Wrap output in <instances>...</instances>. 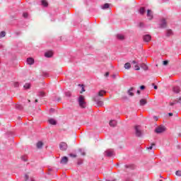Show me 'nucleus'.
Wrapping results in <instances>:
<instances>
[{
    "label": "nucleus",
    "mask_w": 181,
    "mask_h": 181,
    "mask_svg": "<svg viewBox=\"0 0 181 181\" xmlns=\"http://www.w3.org/2000/svg\"><path fill=\"white\" fill-rule=\"evenodd\" d=\"M86 98L82 95H79L78 103L81 108H86Z\"/></svg>",
    "instance_id": "nucleus-1"
},
{
    "label": "nucleus",
    "mask_w": 181,
    "mask_h": 181,
    "mask_svg": "<svg viewBox=\"0 0 181 181\" xmlns=\"http://www.w3.org/2000/svg\"><path fill=\"white\" fill-rule=\"evenodd\" d=\"M105 156H107L108 158H111V156H114L115 153H114V150L107 149L104 153Z\"/></svg>",
    "instance_id": "nucleus-2"
},
{
    "label": "nucleus",
    "mask_w": 181,
    "mask_h": 181,
    "mask_svg": "<svg viewBox=\"0 0 181 181\" xmlns=\"http://www.w3.org/2000/svg\"><path fill=\"white\" fill-rule=\"evenodd\" d=\"M134 129L136 136H142V131L141 130V126H135Z\"/></svg>",
    "instance_id": "nucleus-3"
},
{
    "label": "nucleus",
    "mask_w": 181,
    "mask_h": 181,
    "mask_svg": "<svg viewBox=\"0 0 181 181\" xmlns=\"http://www.w3.org/2000/svg\"><path fill=\"white\" fill-rule=\"evenodd\" d=\"M165 131H166V128L164 126H159L155 129L156 134H162V132H165Z\"/></svg>",
    "instance_id": "nucleus-4"
},
{
    "label": "nucleus",
    "mask_w": 181,
    "mask_h": 181,
    "mask_svg": "<svg viewBox=\"0 0 181 181\" xmlns=\"http://www.w3.org/2000/svg\"><path fill=\"white\" fill-rule=\"evenodd\" d=\"M160 28H161L162 29H165V28H166L168 26V23L166 22V19L165 18H162L160 21V24H159Z\"/></svg>",
    "instance_id": "nucleus-5"
},
{
    "label": "nucleus",
    "mask_w": 181,
    "mask_h": 181,
    "mask_svg": "<svg viewBox=\"0 0 181 181\" xmlns=\"http://www.w3.org/2000/svg\"><path fill=\"white\" fill-rule=\"evenodd\" d=\"M59 149L61 151H67V144L66 142H61L59 144Z\"/></svg>",
    "instance_id": "nucleus-6"
},
{
    "label": "nucleus",
    "mask_w": 181,
    "mask_h": 181,
    "mask_svg": "<svg viewBox=\"0 0 181 181\" xmlns=\"http://www.w3.org/2000/svg\"><path fill=\"white\" fill-rule=\"evenodd\" d=\"M147 16L148 17L149 21H152L153 19V13L151 10L147 11Z\"/></svg>",
    "instance_id": "nucleus-7"
},
{
    "label": "nucleus",
    "mask_w": 181,
    "mask_h": 181,
    "mask_svg": "<svg viewBox=\"0 0 181 181\" xmlns=\"http://www.w3.org/2000/svg\"><path fill=\"white\" fill-rule=\"evenodd\" d=\"M151 39L152 37L150 35H146L143 36V40H144V42H151Z\"/></svg>",
    "instance_id": "nucleus-8"
},
{
    "label": "nucleus",
    "mask_w": 181,
    "mask_h": 181,
    "mask_svg": "<svg viewBox=\"0 0 181 181\" xmlns=\"http://www.w3.org/2000/svg\"><path fill=\"white\" fill-rule=\"evenodd\" d=\"M67 162H69V158H67L66 156H64L60 161V163H62V165H66Z\"/></svg>",
    "instance_id": "nucleus-9"
},
{
    "label": "nucleus",
    "mask_w": 181,
    "mask_h": 181,
    "mask_svg": "<svg viewBox=\"0 0 181 181\" xmlns=\"http://www.w3.org/2000/svg\"><path fill=\"white\" fill-rule=\"evenodd\" d=\"M48 122L51 125H57V121H56V119H52V118L48 119Z\"/></svg>",
    "instance_id": "nucleus-10"
},
{
    "label": "nucleus",
    "mask_w": 181,
    "mask_h": 181,
    "mask_svg": "<svg viewBox=\"0 0 181 181\" xmlns=\"http://www.w3.org/2000/svg\"><path fill=\"white\" fill-rule=\"evenodd\" d=\"M27 63L28 64H30V66H32V64L35 63V59H33V58H28Z\"/></svg>",
    "instance_id": "nucleus-11"
},
{
    "label": "nucleus",
    "mask_w": 181,
    "mask_h": 181,
    "mask_svg": "<svg viewBox=\"0 0 181 181\" xmlns=\"http://www.w3.org/2000/svg\"><path fill=\"white\" fill-rule=\"evenodd\" d=\"M139 66L141 69H143V70H145V71L148 70V66L146 65V64L141 63L139 64Z\"/></svg>",
    "instance_id": "nucleus-12"
},
{
    "label": "nucleus",
    "mask_w": 181,
    "mask_h": 181,
    "mask_svg": "<svg viewBox=\"0 0 181 181\" xmlns=\"http://www.w3.org/2000/svg\"><path fill=\"white\" fill-rule=\"evenodd\" d=\"M173 91L176 93H180V88L179 86H174L173 88Z\"/></svg>",
    "instance_id": "nucleus-13"
},
{
    "label": "nucleus",
    "mask_w": 181,
    "mask_h": 181,
    "mask_svg": "<svg viewBox=\"0 0 181 181\" xmlns=\"http://www.w3.org/2000/svg\"><path fill=\"white\" fill-rule=\"evenodd\" d=\"M132 91H134V87H132L129 89V90L127 91V94H129V95H131V97H134V93H132Z\"/></svg>",
    "instance_id": "nucleus-14"
},
{
    "label": "nucleus",
    "mask_w": 181,
    "mask_h": 181,
    "mask_svg": "<svg viewBox=\"0 0 181 181\" xmlns=\"http://www.w3.org/2000/svg\"><path fill=\"white\" fill-rule=\"evenodd\" d=\"M109 125L110 127H117V121L116 120H110L109 122Z\"/></svg>",
    "instance_id": "nucleus-15"
},
{
    "label": "nucleus",
    "mask_w": 181,
    "mask_h": 181,
    "mask_svg": "<svg viewBox=\"0 0 181 181\" xmlns=\"http://www.w3.org/2000/svg\"><path fill=\"white\" fill-rule=\"evenodd\" d=\"M45 57H52L53 56V52L52 51H49L45 52Z\"/></svg>",
    "instance_id": "nucleus-16"
},
{
    "label": "nucleus",
    "mask_w": 181,
    "mask_h": 181,
    "mask_svg": "<svg viewBox=\"0 0 181 181\" xmlns=\"http://www.w3.org/2000/svg\"><path fill=\"white\" fill-rule=\"evenodd\" d=\"M41 4H42V6H45V8L49 6V3H47V1H46V0H42Z\"/></svg>",
    "instance_id": "nucleus-17"
},
{
    "label": "nucleus",
    "mask_w": 181,
    "mask_h": 181,
    "mask_svg": "<svg viewBox=\"0 0 181 181\" xmlns=\"http://www.w3.org/2000/svg\"><path fill=\"white\" fill-rule=\"evenodd\" d=\"M147 102H146V99H141L140 100L139 104L141 106H144L145 105H146Z\"/></svg>",
    "instance_id": "nucleus-18"
},
{
    "label": "nucleus",
    "mask_w": 181,
    "mask_h": 181,
    "mask_svg": "<svg viewBox=\"0 0 181 181\" xmlns=\"http://www.w3.org/2000/svg\"><path fill=\"white\" fill-rule=\"evenodd\" d=\"M43 146V142L42 141H38L37 143V149H42V147Z\"/></svg>",
    "instance_id": "nucleus-19"
},
{
    "label": "nucleus",
    "mask_w": 181,
    "mask_h": 181,
    "mask_svg": "<svg viewBox=\"0 0 181 181\" xmlns=\"http://www.w3.org/2000/svg\"><path fill=\"white\" fill-rule=\"evenodd\" d=\"M173 35V31L172 30H168L166 32V36L169 37L170 36H172Z\"/></svg>",
    "instance_id": "nucleus-20"
},
{
    "label": "nucleus",
    "mask_w": 181,
    "mask_h": 181,
    "mask_svg": "<svg viewBox=\"0 0 181 181\" xmlns=\"http://www.w3.org/2000/svg\"><path fill=\"white\" fill-rule=\"evenodd\" d=\"M117 37L119 40H124V39H125V37L123 35H121V34H118L117 35Z\"/></svg>",
    "instance_id": "nucleus-21"
},
{
    "label": "nucleus",
    "mask_w": 181,
    "mask_h": 181,
    "mask_svg": "<svg viewBox=\"0 0 181 181\" xmlns=\"http://www.w3.org/2000/svg\"><path fill=\"white\" fill-rule=\"evenodd\" d=\"M107 92L105 91V90H100V91H99L98 92V95L100 96V97H104V95H105V93H106Z\"/></svg>",
    "instance_id": "nucleus-22"
},
{
    "label": "nucleus",
    "mask_w": 181,
    "mask_h": 181,
    "mask_svg": "<svg viewBox=\"0 0 181 181\" xmlns=\"http://www.w3.org/2000/svg\"><path fill=\"white\" fill-rule=\"evenodd\" d=\"M145 12H146L145 7H141L139 9L140 15H144V13H145Z\"/></svg>",
    "instance_id": "nucleus-23"
},
{
    "label": "nucleus",
    "mask_w": 181,
    "mask_h": 181,
    "mask_svg": "<svg viewBox=\"0 0 181 181\" xmlns=\"http://www.w3.org/2000/svg\"><path fill=\"white\" fill-rule=\"evenodd\" d=\"M124 69L129 70V69H131V64L129 62L126 63L124 64Z\"/></svg>",
    "instance_id": "nucleus-24"
},
{
    "label": "nucleus",
    "mask_w": 181,
    "mask_h": 181,
    "mask_svg": "<svg viewBox=\"0 0 181 181\" xmlns=\"http://www.w3.org/2000/svg\"><path fill=\"white\" fill-rule=\"evenodd\" d=\"M96 104L98 107H103V105H104V102L98 100V102H96Z\"/></svg>",
    "instance_id": "nucleus-25"
},
{
    "label": "nucleus",
    "mask_w": 181,
    "mask_h": 181,
    "mask_svg": "<svg viewBox=\"0 0 181 181\" xmlns=\"http://www.w3.org/2000/svg\"><path fill=\"white\" fill-rule=\"evenodd\" d=\"M100 95H96L94 98H93V101H95V103H97L98 101H100Z\"/></svg>",
    "instance_id": "nucleus-26"
},
{
    "label": "nucleus",
    "mask_w": 181,
    "mask_h": 181,
    "mask_svg": "<svg viewBox=\"0 0 181 181\" xmlns=\"http://www.w3.org/2000/svg\"><path fill=\"white\" fill-rule=\"evenodd\" d=\"M110 8V4H105L103 6H102V9H108Z\"/></svg>",
    "instance_id": "nucleus-27"
},
{
    "label": "nucleus",
    "mask_w": 181,
    "mask_h": 181,
    "mask_svg": "<svg viewBox=\"0 0 181 181\" xmlns=\"http://www.w3.org/2000/svg\"><path fill=\"white\" fill-rule=\"evenodd\" d=\"M16 110H23V106L22 105L17 104L16 105Z\"/></svg>",
    "instance_id": "nucleus-28"
},
{
    "label": "nucleus",
    "mask_w": 181,
    "mask_h": 181,
    "mask_svg": "<svg viewBox=\"0 0 181 181\" xmlns=\"http://www.w3.org/2000/svg\"><path fill=\"white\" fill-rule=\"evenodd\" d=\"M124 166H125L126 169H128V168L132 169V170L134 169V165H125Z\"/></svg>",
    "instance_id": "nucleus-29"
},
{
    "label": "nucleus",
    "mask_w": 181,
    "mask_h": 181,
    "mask_svg": "<svg viewBox=\"0 0 181 181\" xmlns=\"http://www.w3.org/2000/svg\"><path fill=\"white\" fill-rule=\"evenodd\" d=\"M6 35V33L5 31H1L0 33V37H5Z\"/></svg>",
    "instance_id": "nucleus-30"
},
{
    "label": "nucleus",
    "mask_w": 181,
    "mask_h": 181,
    "mask_svg": "<svg viewBox=\"0 0 181 181\" xmlns=\"http://www.w3.org/2000/svg\"><path fill=\"white\" fill-rule=\"evenodd\" d=\"M79 152L81 153L83 156H86V152L82 148L78 149Z\"/></svg>",
    "instance_id": "nucleus-31"
},
{
    "label": "nucleus",
    "mask_w": 181,
    "mask_h": 181,
    "mask_svg": "<svg viewBox=\"0 0 181 181\" xmlns=\"http://www.w3.org/2000/svg\"><path fill=\"white\" fill-rule=\"evenodd\" d=\"M24 88H25V90H28V88H30V83H25L24 85Z\"/></svg>",
    "instance_id": "nucleus-32"
},
{
    "label": "nucleus",
    "mask_w": 181,
    "mask_h": 181,
    "mask_svg": "<svg viewBox=\"0 0 181 181\" xmlns=\"http://www.w3.org/2000/svg\"><path fill=\"white\" fill-rule=\"evenodd\" d=\"M21 159L22 160H23L24 162H27L28 161V157L26 156H21Z\"/></svg>",
    "instance_id": "nucleus-33"
},
{
    "label": "nucleus",
    "mask_w": 181,
    "mask_h": 181,
    "mask_svg": "<svg viewBox=\"0 0 181 181\" xmlns=\"http://www.w3.org/2000/svg\"><path fill=\"white\" fill-rule=\"evenodd\" d=\"M45 92L40 91L39 92L38 95L39 97H45Z\"/></svg>",
    "instance_id": "nucleus-34"
},
{
    "label": "nucleus",
    "mask_w": 181,
    "mask_h": 181,
    "mask_svg": "<svg viewBox=\"0 0 181 181\" xmlns=\"http://www.w3.org/2000/svg\"><path fill=\"white\" fill-rule=\"evenodd\" d=\"M65 96L66 97H71V92H70V91L65 92Z\"/></svg>",
    "instance_id": "nucleus-35"
},
{
    "label": "nucleus",
    "mask_w": 181,
    "mask_h": 181,
    "mask_svg": "<svg viewBox=\"0 0 181 181\" xmlns=\"http://www.w3.org/2000/svg\"><path fill=\"white\" fill-rule=\"evenodd\" d=\"M79 86L82 87V90L81 91V94H83V93H84V91H86V89H84V85H78Z\"/></svg>",
    "instance_id": "nucleus-36"
},
{
    "label": "nucleus",
    "mask_w": 181,
    "mask_h": 181,
    "mask_svg": "<svg viewBox=\"0 0 181 181\" xmlns=\"http://www.w3.org/2000/svg\"><path fill=\"white\" fill-rule=\"evenodd\" d=\"M177 103H179V101L175 100L173 103H170V105H171V107H173V105L177 104Z\"/></svg>",
    "instance_id": "nucleus-37"
},
{
    "label": "nucleus",
    "mask_w": 181,
    "mask_h": 181,
    "mask_svg": "<svg viewBox=\"0 0 181 181\" xmlns=\"http://www.w3.org/2000/svg\"><path fill=\"white\" fill-rule=\"evenodd\" d=\"M134 69H135V70H141V67H139V65H138V64H136L134 66Z\"/></svg>",
    "instance_id": "nucleus-38"
},
{
    "label": "nucleus",
    "mask_w": 181,
    "mask_h": 181,
    "mask_svg": "<svg viewBox=\"0 0 181 181\" xmlns=\"http://www.w3.org/2000/svg\"><path fill=\"white\" fill-rule=\"evenodd\" d=\"M175 175L176 176H181V171L180 170L176 171Z\"/></svg>",
    "instance_id": "nucleus-39"
},
{
    "label": "nucleus",
    "mask_w": 181,
    "mask_h": 181,
    "mask_svg": "<svg viewBox=\"0 0 181 181\" xmlns=\"http://www.w3.org/2000/svg\"><path fill=\"white\" fill-rule=\"evenodd\" d=\"M153 146H155V144H151V146L150 147H148L147 149L148 150H152V148H153Z\"/></svg>",
    "instance_id": "nucleus-40"
},
{
    "label": "nucleus",
    "mask_w": 181,
    "mask_h": 181,
    "mask_svg": "<svg viewBox=\"0 0 181 181\" xmlns=\"http://www.w3.org/2000/svg\"><path fill=\"white\" fill-rule=\"evenodd\" d=\"M168 63H169V62H168L167 60H165V61L163 62V64L164 66H168Z\"/></svg>",
    "instance_id": "nucleus-41"
},
{
    "label": "nucleus",
    "mask_w": 181,
    "mask_h": 181,
    "mask_svg": "<svg viewBox=\"0 0 181 181\" xmlns=\"http://www.w3.org/2000/svg\"><path fill=\"white\" fill-rule=\"evenodd\" d=\"M23 18H28V16H29V14H28V13H23Z\"/></svg>",
    "instance_id": "nucleus-42"
},
{
    "label": "nucleus",
    "mask_w": 181,
    "mask_h": 181,
    "mask_svg": "<svg viewBox=\"0 0 181 181\" xmlns=\"http://www.w3.org/2000/svg\"><path fill=\"white\" fill-rule=\"evenodd\" d=\"M14 87H19V82H15L14 83Z\"/></svg>",
    "instance_id": "nucleus-43"
},
{
    "label": "nucleus",
    "mask_w": 181,
    "mask_h": 181,
    "mask_svg": "<svg viewBox=\"0 0 181 181\" xmlns=\"http://www.w3.org/2000/svg\"><path fill=\"white\" fill-rule=\"evenodd\" d=\"M25 181H28V180H29V175H28V174H26V175H25Z\"/></svg>",
    "instance_id": "nucleus-44"
},
{
    "label": "nucleus",
    "mask_w": 181,
    "mask_h": 181,
    "mask_svg": "<svg viewBox=\"0 0 181 181\" xmlns=\"http://www.w3.org/2000/svg\"><path fill=\"white\" fill-rule=\"evenodd\" d=\"M69 156H70L71 158H76V157H77L76 155L73 154V153L69 154Z\"/></svg>",
    "instance_id": "nucleus-45"
},
{
    "label": "nucleus",
    "mask_w": 181,
    "mask_h": 181,
    "mask_svg": "<svg viewBox=\"0 0 181 181\" xmlns=\"http://www.w3.org/2000/svg\"><path fill=\"white\" fill-rule=\"evenodd\" d=\"M83 163V160H78V165H81Z\"/></svg>",
    "instance_id": "nucleus-46"
},
{
    "label": "nucleus",
    "mask_w": 181,
    "mask_h": 181,
    "mask_svg": "<svg viewBox=\"0 0 181 181\" xmlns=\"http://www.w3.org/2000/svg\"><path fill=\"white\" fill-rule=\"evenodd\" d=\"M139 26V28H144V23H140Z\"/></svg>",
    "instance_id": "nucleus-47"
},
{
    "label": "nucleus",
    "mask_w": 181,
    "mask_h": 181,
    "mask_svg": "<svg viewBox=\"0 0 181 181\" xmlns=\"http://www.w3.org/2000/svg\"><path fill=\"white\" fill-rule=\"evenodd\" d=\"M152 86H154V90H158V86H155V83H152Z\"/></svg>",
    "instance_id": "nucleus-48"
},
{
    "label": "nucleus",
    "mask_w": 181,
    "mask_h": 181,
    "mask_svg": "<svg viewBox=\"0 0 181 181\" xmlns=\"http://www.w3.org/2000/svg\"><path fill=\"white\" fill-rule=\"evenodd\" d=\"M141 90H145V86L142 85L140 86Z\"/></svg>",
    "instance_id": "nucleus-49"
},
{
    "label": "nucleus",
    "mask_w": 181,
    "mask_h": 181,
    "mask_svg": "<svg viewBox=\"0 0 181 181\" xmlns=\"http://www.w3.org/2000/svg\"><path fill=\"white\" fill-rule=\"evenodd\" d=\"M105 76V77H108V76H110V72H106Z\"/></svg>",
    "instance_id": "nucleus-50"
},
{
    "label": "nucleus",
    "mask_w": 181,
    "mask_h": 181,
    "mask_svg": "<svg viewBox=\"0 0 181 181\" xmlns=\"http://www.w3.org/2000/svg\"><path fill=\"white\" fill-rule=\"evenodd\" d=\"M153 119H154L155 121H158V117L153 116Z\"/></svg>",
    "instance_id": "nucleus-51"
},
{
    "label": "nucleus",
    "mask_w": 181,
    "mask_h": 181,
    "mask_svg": "<svg viewBox=\"0 0 181 181\" xmlns=\"http://www.w3.org/2000/svg\"><path fill=\"white\" fill-rule=\"evenodd\" d=\"M168 115H169V117H173V113L170 112V113H168Z\"/></svg>",
    "instance_id": "nucleus-52"
},
{
    "label": "nucleus",
    "mask_w": 181,
    "mask_h": 181,
    "mask_svg": "<svg viewBox=\"0 0 181 181\" xmlns=\"http://www.w3.org/2000/svg\"><path fill=\"white\" fill-rule=\"evenodd\" d=\"M57 101H58V103H59V101H62V98H57Z\"/></svg>",
    "instance_id": "nucleus-53"
},
{
    "label": "nucleus",
    "mask_w": 181,
    "mask_h": 181,
    "mask_svg": "<svg viewBox=\"0 0 181 181\" xmlns=\"http://www.w3.org/2000/svg\"><path fill=\"white\" fill-rule=\"evenodd\" d=\"M132 64H138V63L136 62V61H133V62H132Z\"/></svg>",
    "instance_id": "nucleus-54"
},
{
    "label": "nucleus",
    "mask_w": 181,
    "mask_h": 181,
    "mask_svg": "<svg viewBox=\"0 0 181 181\" xmlns=\"http://www.w3.org/2000/svg\"><path fill=\"white\" fill-rule=\"evenodd\" d=\"M137 94H141V90H137Z\"/></svg>",
    "instance_id": "nucleus-55"
},
{
    "label": "nucleus",
    "mask_w": 181,
    "mask_h": 181,
    "mask_svg": "<svg viewBox=\"0 0 181 181\" xmlns=\"http://www.w3.org/2000/svg\"><path fill=\"white\" fill-rule=\"evenodd\" d=\"M126 181H132L131 179H127Z\"/></svg>",
    "instance_id": "nucleus-56"
},
{
    "label": "nucleus",
    "mask_w": 181,
    "mask_h": 181,
    "mask_svg": "<svg viewBox=\"0 0 181 181\" xmlns=\"http://www.w3.org/2000/svg\"><path fill=\"white\" fill-rule=\"evenodd\" d=\"M17 35H21V32L16 33Z\"/></svg>",
    "instance_id": "nucleus-57"
},
{
    "label": "nucleus",
    "mask_w": 181,
    "mask_h": 181,
    "mask_svg": "<svg viewBox=\"0 0 181 181\" xmlns=\"http://www.w3.org/2000/svg\"><path fill=\"white\" fill-rule=\"evenodd\" d=\"M31 181H35V179H33V178H31Z\"/></svg>",
    "instance_id": "nucleus-58"
},
{
    "label": "nucleus",
    "mask_w": 181,
    "mask_h": 181,
    "mask_svg": "<svg viewBox=\"0 0 181 181\" xmlns=\"http://www.w3.org/2000/svg\"><path fill=\"white\" fill-rule=\"evenodd\" d=\"M112 77H113V78H115V75H113Z\"/></svg>",
    "instance_id": "nucleus-59"
},
{
    "label": "nucleus",
    "mask_w": 181,
    "mask_h": 181,
    "mask_svg": "<svg viewBox=\"0 0 181 181\" xmlns=\"http://www.w3.org/2000/svg\"><path fill=\"white\" fill-rule=\"evenodd\" d=\"M35 103H37V99H36V100H35Z\"/></svg>",
    "instance_id": "nucleus-60"
},
{
    "label": "nucleus",
    "mask_w": 181,
    "mask_h": 181,
    "mask_svg": "<svg viewBox=\"0 0 181 181\" xmlns=\"http://www.w3.org/2000/svg\"><path fill=\"white\" fill-rule=\"evenodd\" d=\"M28 103H30V100H28Z\"/></svg>",
    "instance_id": "nucleus-61"
},
{
    "label": "nucleus",
    "mask_w": 181,
    "mask_h": 181,
    "mask_svg": "<svg viewBox=\"0 0 181 181\" xmlns=\"http://www.w3.org/2000/svg\"><path fill=\"white\" fill-rule=\"evenodd\" d=\"M160 181H162V180H160Z\"/></svg>",
    "instance_id": "nucleus-62"
}]
</instances>
